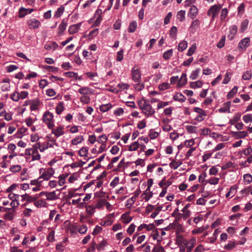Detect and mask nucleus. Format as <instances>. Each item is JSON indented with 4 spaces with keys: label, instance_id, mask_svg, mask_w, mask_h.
Masks as SVG:
<instances>
[{
    "label": "nucleus",
    "instance_id": "obj_1",
    "mask_svg": "<svg viewBox=\"0 0 252 252\" xmlns=\"http://www.w3.org/2000/svg\"><path fill=\"white\" fill-rule=\"evenodd\" d=\"M222 5L220 4H215L212 6L208 10L207 14L208 16H212V20L214 21L216 16L218 15Z\"/></svg>",
    "mask_w": 252,
    "mask_h": 252
},
{
    "label": "nucleus",
    "instance_id": "obj_2",
    "mask_svg": "<svg viewBox=\"0 0 252 252\" xmlns=\"http://www.w3.org/2000/svg\"><path fill=\"white\" fill-rule=\"evenodd\" d=\"M42 170H44L43 168L39 170V173L41 174L39 179H43L45 180H48L54 174L55 171L53 168H49L46 171L42 172Z\"/></svg>",
    "mask_w": 252,
    "mask_h": 252
},
{
    "label": "nucleus",
    "instance_id": "obj_3",
    "mask_svg": "<svg viewBox=\"0 0 252 252\" xmlns=\"http://www.w3.org/2000/svg\"><path fill=\"white\" fill-rule=\"evenodd\" d=\"M53 115L49 111H46L43 116V121L47 125L49 128H52L54 125L53 123Z\"/></svg>",
    "mask_w": 252,
    "mask_h": 252
},
{
    "label": "nucleus",
    "instance_id": "obj_4",
    "mask_svg": "<svg viewBox=\"0 0 252 252\" xmlns=\"http://www.w3.org/2000/svg\"><path fill=\"white\" fill-rule=\"evenodd\" d=\"M131 76L132 79L134 82H138L140 80L141 76L139 69L136 68V67L134 66L131 70Z\"/></svg>",
    "mask_w": 252,
    "mask_h": 252
},
{
    "label": "nucleus",
    "instance_id": "obj_5",
    "mask_svg": "<svg viewBox=\"0 0 252 252\" xmlns=\"http://www.w3.org/2000/svg\"><path fill=\"white\" fill-rule=\"evenodd\" d=\"M142 113H143L147 118L152 115L155 113V110L152 108V106L149 103L147 104V106L144 107L142 110Z\"/></svg>",
    "mask_w": 252,
    "mask_h": 252
},
{
    "label": "nucleus",
    "instance_id": "obj_6",
    "mask_svg": "<svg viewBox=\"0 0 252 252\" xmlns=\"http://www.w3.org/2000/svg\"><path fill=\"white\" fill-rule=\"evenodd\" d=\"M229 30V34L227 35V38L230 40H232L237 33L238 28L236 25H232L230 27Z\"/></svg>",
    "mask_w": 252,
    "mask_h": 252
},
{
    "label": "nucleus",
    "instance_id": "obj_7",
    "mask_svg": "<svg viewBox=\"0 0 252 252\" xmlns=\"http://www.w3.org/2000/svg\"><path fill=\"white\" fill-rule=\"evenodd\" d=\"M232 137L237 139L239 138H245L248 135V133L246 131H231L230 133Z\"/></svg>",
    "mask_w": 252,
    "mask_h": 252
},
{
    "label": "nucleus",
    "instance_id": "obj_8",
    "mask_svg": "<svg viewBox=\"0 0 252 252\" xmlns=\"http://www.w3.org/2000/svg\"><path fill=\"white\" fill-rule=\"evenodd\" d=\"M250 39L249 37H245L242 39L238 44V47L240 49H246L250 45Z\"/></svg>",
    "mask_w": 252,
    "mask_h": 252
},
{
    "label": "nucleus",
    "instance_id": "obj_9",
    "mask_svg": "<svg viewBox=\"0 0 252 252\" xmlns=\"http://www.w3.org/2000/svg\"><path fill=\"white\" fill-rule=\"evenodd\" d=\"M81 23H79L75 25L70 26L68 29V32L70 34H73L78 32Z\"/></svg>",
    "mask_w": 252,
    "mask_h": 252
},
{
    "label": "nucleus",
    "instance_id": "obj_10",
    "mask_svg": "<svg viewBox=\"0 0 252 252\" xmlns=\"http://www.w3.org/2000/svg\"><path fill=\"white\" fill-rule=\"evenodd\" d=\"M197 12L198 9L197 7L195 5H191L189 9V16L190 19H193L196 17Z\"/></svg>",
    "mask_w": 252,
    "mask_h": 252
},
{
    "label": "nucleus",
    "instance_id": "obj_11",
    "mask_svg": "<svg viewBox=\"0 0 252 252\" xmlns=\"http://www.w3.org/2000/svg\"><path fill=\"white\" fill-rule=\"evenodd\" d=\"M67 25V20H66L65 19H63L58 28L59 30V32L58 33L59 34H62L63 32L65 30Z\"/></svg>",
    "mask_w": 252,
    "mask_h": 252
},
{
    "label": "nucleus",
    "instance_id": "obj_12",
    "mask_svg": "<svg viewBox=\"0 0 252 252\" xmlns=\"http://www.w3.org/2000/svg\"><path fill=\"white\" fill-rule=\"evenodd\" d=\"M28 24L31 28L35 29L38 28L40 24V22L36 19H32L28 21Z\"/></svg>",
    "mask_w": 252,
    "mask_h": 252
},
{
    "label": "nucleus",
    "instance_id": "obj_13",
    "mask_svg": "<svg viewBox=\"0 0 252 252\" xmlns=\"http://www.w3.org/2000/svg\"><path fill=\"white\" fill-rule=\"evenodd\" d=\"M231 101H227L224 103V105L225 107L220 108L219 109V111L220 113H224L225 112H228V113H230V107L231 106Z\"/></svg>",
    "mask_w": 252,
    "mask_h": 252
},
{
    "label": "nucleus",
    "instance_id": "obj_14",
    "mask_svg": "<svg viewBox=\"0 0 252 252\" xmlns=\"http://www.w3.org/2000/svg\"><path fill=\"white\" fill-rule=\"evenodd\" d=\"M137 27V22L135 21H132L130 23L129 27L127 29L128 32L129 33L134 32L136 31Z\"/></svg>",
    "mask_w": 252,
    "mask_h": 252
},
{
    "label": "nucleus",
    "instance_id": "obj_15",
    "mask_svg": "<svg viewBox=\"0 0 252 252\" xmlns=\"http://www.w3.org/2000/svg\"><path fill=\"white\" fill-rule=\"evenodd\" d=\"M196 243V240L195 239H191L189 242L186 243L187 246V252H190Z\"/></svg>",
    "mask_w": 252,
    "mask_h": 252
},
{
    "label": "nucleus",
    "instance_id": "obj_16",
    "mask_svg": "<svg viewBox=\"0 0 252 252\" xmlns=\"http://www.w3.org/2000/svg\"><path fill=\"white\" fill-rule=\"evenodd\" d=\"M58 44L56 42H52L50 43H47L44 45V48L47 50L51 49L56 50L58 47Z\"/></svg>",
    "mask_w": 252,
    "mask_h": 252
},
{
    "label": "nucleus",
    "instance_id": "obj_17",
    "mask_svg": "<svg viewBox=\"0 0 252 252\" xmlns=\"http://www.w3.org/2000/svg\"><path fill=\"white\" fill-rule=\"evenodd\" d=\"M129 212L123 214L121 216V219L125 223H128L132 220V218L129 216Z\"/></svg>",
    "mask_w": 252,
    "mask_h": 252
},
{
    "label": "nucleus",
    "instance_id": "obj_18",
    "mask_svg": "<svg viewBox=\"0 0 252 252\" xmlns=\"http://www.w3.org/2000/svg\"><path fill=\"white\" fill-rule=\"evenodd\" d=\"M187 82V76L185 73H183L181 77L179 80L178 82V87H182L185 85Z\"/></svg>",
    "mask_w": 252,
    "mask_h": 252
},
{
    "label": "nucleus",
    "instance_id": "obj_19",
    "mask_svg": "<svg viewBox=\"0 0 252 252\" xmlns=\"http://www.w3.org/2000/svg\"><path fill=\"white\" fill-rule=\"evenodd\" d=\"M173 99L176 101L183 102L185 101L186 97L181 93H177L174 96Z\"/></svg>",
    "mask_w": 252,
    "mask_h": 252
},
{
    "label": "nucleus",
    "instance_id": "obj_20",
    "mask_svg": "<svg viewBox=\"0 0 252 252\" xmlns=\"http://www.w3.org/2000/svg\"><path fill=\"white\" fill-rule=\"evenodd\" d=\"M40 143H37L32 146V148L27 149V151H32V154H37L38 153V149H40Z\"/></svg>",
    "mask_w": 252,
    "mask_h": 252
},
{
    "label": "nucleus",
    "instance_id": "obj_21",
    "mask_svg": "<svg viewBox=\"0 0 252 252\" xmlns=\"http://www.w3.org/2000/svg\"><path fill=\"white\" fill-rule=\"evenodd\" d=\"M249 25V21L247 19H245L242 21L241 24V28L240 31L241 32H244L247 29Z\"/></svg>",
    "mask_w": 252,
    "mask_h": 252
},
{
    "label": "nucleus",
    "instance_id": "obj_22",
    "mask_svg": "<svg viewBox=\"0 0 252 252\" xmlns=\"http://www.w3.org/2000/svg\"><path fill=\"white\" fill-rule=\"evenodd\" d=\"M34 205L38 208H41L42 207H46L47 203L43 200H37V199L34 201Z\"/></svg>",
    "mask_w": 252,
    "mask_h": 252
},
{
    "label": "nucleus",
    "instance_id": "obj_23",
    "mask_svg": "<svg viewBox=\"0 0 252 252\" xmlns=\"http://www.w3.org/2000/svg\"><path fill=\"white\" fill-rule=\"evenodd\" d=\"M241 114L240 113H237L235 114L233 119H230L229 121V124L231 125H234L235 123L238 122L241 118Z\"/></svg>",
    "mask_w": 252,
    "mask_h": 252
},
{
    "label": "nucleus",
    "instance_id": "obj_24",
    "mask_svg": "<svg viewBox=\"0 0 252 252\" xmlns=\"http://www.w3.org/2000/svg\"><path fill=\"white\" fill-rule=\"evenodd\" d=\"M46 197V199L48 200H54L57 198L55 191L47 192Z\"/></svg>",
    "mask_w": 252,
    "mask_h": 252
},
{
    "label": "nucleus",
    "instance_id": "obj_25",
    "mask_svg": "<svg viewBox=\"0 0 252 252\" xmlns=\"http://www.w3.org/2000/svg\"><path fill=\"white\" fill-rule=\"evenodd\" d=\"M149 103V101L148 100L143 98L138 101L139 107L142 110Z\"/></svg>",
    "mask_w": 252,
    "mask_h": 252
},
{
    "label": "nucleus",
    "instance_id": "obj_26",
    "mask_svg": "<svg viewBox=\"0 0 252 252\" xmlns=\"http://www.w3.org/2000/svg\"><path fill=\"white\" fill-rule=\"evenodd\" d=\"M112 107L111 103L103 104L100 106L99 109L101 111L105 112L110 110Z\"/></svg>",
    "mask_w": 252,
    "mask_h": 252
},
{
    "label": "nucleus",
    "instance_id": "obj_27",
    "mask_svg": "<svg viewBox=\"0 0 252 252\" xmlns=\"http://www.w3.org/2000/svg\"><path fill=\"white\" fill-rule=\"evenodd\" d=\"M105 205H110V203L106 199L99 200L96 204V208H100Z\"/></svg>",
    "mask_w": 252,
    "mask_h": 252
},
{
    "label": "nucleus",
    "instance_id": "obj_28",
    "mask_svg": "<svg viewBox=\"0 0 252 252\" xmlns=\"http://www.w3.org/2000/svg\"><path fill=\"white\" fill-rule=\"evenodd\" d=\"M83 140V136L82 135H80L72 139L71 143L73 145H76L78 144L81 143Z\"/></svg>",
    "mask_w": 252,
    "mask_h": 252
},
{
    "label": "nucleus",
    "instance_id": "obj_29",
    "mask_svg": "<svg viewBox=\"0 0 252 252\" xmlns=\"http://www.w3.org/2000/svg\"><path fill=\"white\" fill-rule=\"evenodd\" d=\"M237 90H238V88L237 87H236V86L232 88V89L227 94V96H226L227 98L228 99H229L231 98L232 97H233L234 94H235L237 93Z\"/></svg>",
    "mask_w": 252,
    "mask_h": 252
},
{
    "label": "nucleus",
    "instance_id": "obj_30",
    "mask_svg": "<svg viewBox=\"0 0 252 252\" xmlns=\"http://www.w3.org/2000/svg\"><path fill=\"white\" fill-rule=\"evenodd\" d=\"M63 109L64 107L63 102H59L56 108V113L58 114H60L63 111Z\"/></svg>",
    "mask_w": 252,
    "mask_h": 252
},
{
    "label": "nucleus",
    "instance_id": "obj_31",
    "mask_svg": "<svg viewBox=\"0 0 252 252\" xmlns=\"http://www.w3.org/2000/svg\"><path fill=\"white\" fill-rule=\"evenodd\" d=\"M188 46V43L186 41L181 42L178 45V50L180 51H183L185 50Z\"/></svg>",
    "mask_w": 252,
    "mask_h": 252
},
{
    "label": "nucleus",
    "instance_id": "obj_32",
    "mask_svg": "<svg viewBox=\"0 0 252 252\" xmlns=\"http://www.w3.org/2000/svg\"><path fill=\"white\" fill-rule=\"evenodd\" d=\"M52 132L54 133L57 137H59L64 133L63 128L61 127H58L57 129H53Z\"/></svg>",
    "mask_w": 252,
    "mask_h": 252
},
{
    "label": "nucleus",
    "instance_id": "obj_33",
    "mask_svg": "<svg viewBox=\"0 0 252 252\" xmlns=\"http://www.w3.org/2000/svg\"><path fill=\"white\" fill-rule=\"evenodd\" d=\"M64 10V6H63V5L61 6L59 8H58L57 10L56 11L55 14V17L57 18L61 17L63 13Z\"/></svg>",
    "mask_w": 252,
    "mask_h": 252
},
{
    "label": "nucleus",
    "instance_id": "obj_34",
    "mask_svg": "<svg viewBox=\"0 0 252 252\" xmlns=\"http://www.w3.org/2000/svg\"><path fill=\"white\" fill-rule=\"evenodd\" d=\"M203 85V83L201 81H197L194 82H191L190 87L191 88L195 89L196 88H201Z\"/></svg>",
    "mask_w": 252,
    "mask_h": 252
},
{
    "label": "nucleus",
    "instance_id": "obj_35",
    "mask_svg": "<svg viewBox=\"0 0 252 252\" xmlns=\"http://www.w3.org/2000/svg\"><path fill=\"white\" fill-rule=\"evenodd\" d=\"M88 153V148L82 147L79 151V155L81 157H87Z\"/></svg>",
    "mask_w": 252,
    "mask_h": 252
},
{
    "label": "nucleus",
    "instance_id": "obj_36",
    "mask_svg": "<svg viewBox=\"0 0 252 252\" xmlns=\"http://www.w3.org/2000/svg\"><path fill=\"white\" fill-rule=\"evenodd\" d=\"M177 28L175 26H173L170 30V36L171 38H176L177 32Z\"/></svg>",
    "mask_w": 252,
    "mask_h": 252
},
{
    "label": "nucleus",
    "instance_id": "obj_37",
    "mask_svg": "<svg viewBox=\"0 0 252 252\" xmlns=\"http://www.w3.org/2000/svg\"><path fill=\"white\" fill-rule=\"evenodd\" d=\"M173 55V49H170L163 54V58L165 60L169 59Z\"/></svg>",
    "mask_w": 252,
    "mask_h": 252
},
{
    "label": "nucleus",
    "instance_id": "obj_38",
    "mask_svg": "<svg viewBox=\"0 0 252 252\" xmlns=\"http://www.w3.org/2000/svg\"><path fill=\"white\" fill-rule=\"evenodd\" d=\"M185 11L180 10L178 12L177 18L180 21H183L185 19Z\"/></svg>",
    "mask_w": 252,
    "mask_h": 252
},
{
    "label": "nucleus",
    "instance_id": "obj_39",
    "mask_svg": "<svg viewBox=\"0 0 252 252\" xmlns=\"http://www.w3.org/2000/svg\"><path fill=\"white\" fill-rule=\"evenodd\" d=\"M196 49V43H194L192 45V46L189 49L187 54V56H191L195 52Z\"/></svg>",
    "mask_w": 252,
    "mask_h": 252
},
{
    "label": "nucleus",
    "instance_id": "obj_40",
    "mask_svg": "<svg viewBox=\"0 0 252 252\" xmlns=\"http://www.w3.org/2000/svg\"><path fill=\"white\" fill-rule=\"evenodd\" d=\"M26 196L28 197L27 203H30L32 202H33L34 203L35 200L38 199L39 198V196H38L37 194L34 196H31L28 194V195H26Z\"/></svg>",
    "mask_w": 252,
    "mask_h": 252
},
{
    "label": "nucleus",
    "instance_id": "obj_41",
    "mask_svg": "<svg viewBox=\"0 0 252 252\" xmlns=\"http://www.w3.org/2000/svg\"><path fill=\"white\" fill-rule=\"evenodd\" d=\"M139 143L137 141L133 142L129 146L128 150L130 151H136L138 148Z\"/></svg>",
    "mask_w": 252,
    "mask_h": 252
},
{
    "label": "nucleus",
    "instance_id": "obj_42",
    "mask_svg": "<svg viewBox=\"0 0 252 252\" xmlns=\"http://www.w3.org/2000/svg\"><path fill=\"white\" fill-rule=\"evenodd\" d=\"M200 71V69L199 68L196 69L195 70L193 71L190 75V78L192 80L196 79L198 77Z\"/></svg>",
    "mask_w": 252,
    "mask_h": 252
},
{
    "label": "nucleus",
    "instance_id": "obj_43",
    "mask_svg": "<svg viewBox=\"0 0 252 252\" xmlns=\"http://www.w3.org/2000/svg\"><path fill=\"white\" fill-rule=\"evenodd\" d=\"M228 13V10L227 8H223L221 12L220 19L221 21H224Z\"/></svg>",
    "mask_w": 252,
    "mask_h": 252
},
{
    "label": "nucleus",
    "instance_id": "obj_44",
    "mask_svg": "<svg viewBox=\"0 0 252 252\" xmlns=\"http://www.w3.org/2000/svg\"><path fill=\"white\" fill-rule=\"evenodd\" d=\"M86 211L90 216H91L94 213L95 208L92 205H89L86 207Z\"/></svg>",
    "mask_w": 252,
    "mask_h": 252
},
{
    "label": "nucleus",
    "instance_id": "obj_45",
    "mask_svg": "<svg viewBox=\"0 0 252 252\" xmlns=\"http://www.w3.org/2000/svg\"><path fill=\"white\" fill-rule=\"evenodd\" d=\"M28 9L21 7L19 10V17L20 18L24 17L27 14Z\"/></svg>",
    "mask_w": 252,
    "mask_h": 252
},
{
    "label": "nucleus",
    "instance_id": "obj_46",
    "mask_svg": "<svg viewBox=\"0 0 252 252\" xmlns=\"http://www.w3.org/2000/svg\"><path fill=\"white\" fill-rule=\"evenodd\" d=\"M245 182L249 184L252 182V176L250 174H246L244 175Z\"/></svg>",
    "mask_w": 252,
    "mask_h": 252
},
{
    "label": "nucleus",
    "instance_id": "obj_47",
    "mask_svg": "<svg viewBox=\"0 0 252 252\" xmlns=\"http://www.w3.org/2000/svg\"><path fill=\"white\" fill-rule=\"evenodd\" d=\"M196 127L192 126H186V129L187 130L188 132L189 133H197V131L196 130Z\"/></svg>",
    "mask_w": 252,
    "mask_h": 252
},
{
    "label": "nucleus",
    "instance_id": "obj_48",
    "mask_svg": "<svg viewBox=\"0 0 252 252\" xmlns=\"http://www.w3.org/2000/svg\"><path fill=\"white\" fill-rule=\"evenodd\" d=\"M236 243L234 242H229L227 245H225L224 249L226 250H230L235 248Z\"/></svg>",
    "mask_w": 252,
    "mask_h": 252
},
{
    "label": "nucleus",
    "instance_id": "obj_49",
    "mask_svg": "<svg viewBox=\"0 0 252 252\" xmlns=\"http://www.w3.org/2000/svg\"><path fill=\"white\" fill-rule=\"evenodd\" d=\"M107 139V137L105 135H102L98 137L97 139V141L98 142L103 144L106 142Z\"/></svg>",
    "mask_w": 252,
    "mask_h": 252
},
{
    "label": "nucleus",
    "instance_id": "obj_50",
    "mask_svg": "<svg viewBox=\"0 0 252 252\" xmlns=\"http://www.w3.org/2000/svg\"><path fill=\"white\" fill-rule=\"evenodd\" d=\"M170 88V85L167 83H163L160 84L158 86V88L161 91H164L167 90Z\"/></svg>",
    "mask_w": 252,
    "mask_h": 252
},
{
    "label": "nucleus",
    "instance_id": "obj_51",
    "mask_svg": "<svg viewBox=\"0 0 252 252\" xmlns=\"http://www.w3.org/2000/svg\"><path fill=\"white\" fill-rule=\"evenodd\" d=\"M252 76V73L250 71H247L244 73L242 78L245 80H249L251 78Z\"/></svg>",
    "mask_w": 252,
    "mask_h": 252
},
{
    "label": "nucleus",
    "instance_id": "obj_52",
    "mask_svg": "<svg viewBox=\"0 0 252 252\" xmlns=\"http://www.w3.org/2000/svg\"><path fill=\"white\" fill-rule=\"evenodd\" d=\"M10 97L13 100L17 101L20 99V94L15 92L11 94Z\"/></svg>",
    "mask_w": 252,
    "mask_h": 252
},
{
    "label": "nucleus",
    "instance_id": "obj_53",
    "mask_svg": "<svg viewBox=\"0 0 252 252\" xmlns=\"http://www.w3.org/2000/svg\"><path fill=\"white\" fill-rule=\"evenodd\" d=\"M163 247L160 246L155 245L152 250V252H164Z\"/></svg>",
    "mask_w": 252,
    "mask_h": 252
},
{
    "label": "nucleus",
    "instance_id": "obj_54",
    "mask_svg": "<svg viewBox=\"0 0 252 252\" xmlns=\"http://www.w3.org/2000/svg\"><path fill=\"white\" fill-rule=\"evenodd\" d=\"M124 50L123 49L119 51L117 54V61L121 62L123 60L124 58Z\"/></svg>",
    "mask_w": 252,
    "mask_h": 252
},
{
    "label": "nucleus",
    "instance_id": "obj_55",
    "mask_svg": "<svg viewBox=\"0 0 252 252\" xmlns=\"http://www.w3.org/2000/svg\"><path fill=\"white\" fill-rule=\"evenodd\" d=\"M243 120L246 123L252 122V115L251 114L244 115L243 117Z\"/></svg>",
    "mask_w": 252,
    "mask_h": 252
},
{
    "label": "nucleus",
    "instance_id": "obj_56",
    "mask_svg": "<svg viewBox=\"0 0 252 252\" xmlns=\"http://www.w3.org/2000/svg\"><path fill=\"white\" fill-rule=\"evenodd\" d=\"M85 161H83L82 160H80L78 162H74L71 164V167L72 168L77 167H82L83 165L85 164Z\"/></svg>",
    "mask_w": 252,
    "mask_h": 252
},
{
    "label": "nucleus",
    "instance_id": "obj_57",
    "mask_svg": "<svg viewBox=\"0 0 252 252\" xmlns=\"http://www.w3.org/2000/svg\"><path fill=\"white\" fill-rule=\"evenodd\" d=\"M21 169V167L19 165L12 166L10 168V170L13 173L19 171Z\"/></svg>",
    "mask_w": 252,
    "mask_h": 252
},
{
    "label": "nucleus",
    "instance_id": "obj_58",
    "mask_svg": "<svg viewBox=\"0 0 252 252\" xmlns=\"http://www.w3.org/2000/svg\"><path fill=\"white\" fill-rule=\"evenodd\" d=\"M90 89L88 87H82L79 89L78 92L81 94H87Z\"/></svg>",
    "mask_w": 252,
    "mask_h": 252
},
{
    "label": "nucleus",
    "instance_id": "obj_59",
    "mask_svg": "<svg viewBox=\"0 0 252 252\" xmlns=\"http://www.w3.org/2000/svg\"><path fill=\"white\" fill-rule=\"evenodd\" d=\"M10 87V86L9 83L3 84L0 86V90L2 92H6L9 90Z\"/></svg>",
    "mask_w": 252,
    "mask_h": 252
},
{
    "label": "nucleus",
    "instance_id": "obj_60",
    "mask_svg": "<svg viewBox=\"0 0 252 252\" xmlns=\"http://www.w3.org/2000/svg\"><path fill=\"white\" fill-rule=\"evenodd\" d=\"M44 68L49 71L53 72H56L58 71V68L52 66L46 65L44 67Z\"/></svg>",
    "mask_w": 252,
    "mask_h": 252
},
{
    "label": "nucleus",
    "instance_id": "obj_61",
    "mask_svg": "<svg viewBox=\"0 0 252 252\" xmlns=\"http://www.w3.org/2000/svg\"><path fill=\"white\" fill-rule=\"evenodd\" d=\"M161 209H162L161 206H158V207H157L155 209V212H153L151 215V217L152 218H156V217L158 214L159 212L161 210Z\"/></svg>",
    "mask_w": 252,
    "mask_h": 252
},
{
    "label": "nucleus",
    "instance_id": "obj_62",
    "mask_svg": "<svg viewBox=\"0 0 252 252\" xmlns=\"http://www.w3.org/2000/svg\"><path fill=\"white\" fill-rule=\"evenodd\" d=\"M225 40V36L224 35L221 37L219 42L218 43L217 47L219 48L223 47L224 46Z\"/></svg>",
    "mask_w": 252,
    "mask_h": 252
},
{
    "label": "nucleus",
    "instance_id": "obj_63",
    "mask_svg": "<svg viewBox=\"0 0 252 252\" xmlns=\"http://www.w3.org/2000/svg\"><path fill=\"white\" fill-rule=\"evenodd\" d=\"M135 200L136 198H135V197L133 196L130 198L128 199L127 201V204L126 205V206H127V207H131L134 204Z\"/></svg>",
    "mask_w": 252,
    "mask_h": 252
},
{
    "label": "nucleus",
    "instance_id": "obj_64",
    "mask_svg": "<svg viewBox=\"0 0 252 252\" xmlns=\"http://www.w3.org/2000/svg\"><path fill=\"white\" fill-rule=\"evenodd\" d=\"M135 225H134L133 223H131L129 225L127 230V232L129 235H131L133 233L135 230Z\"/></svg>",
    "mask_w": 252,
    "mask_h": 252
}]
</instances>
